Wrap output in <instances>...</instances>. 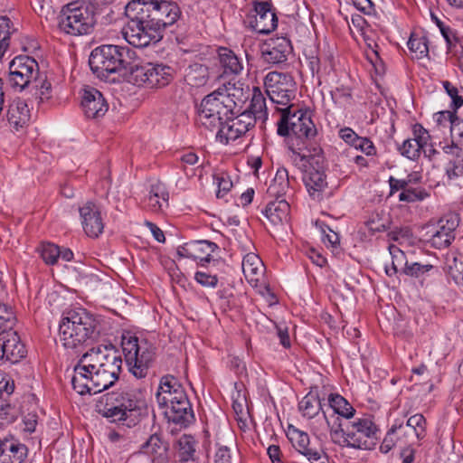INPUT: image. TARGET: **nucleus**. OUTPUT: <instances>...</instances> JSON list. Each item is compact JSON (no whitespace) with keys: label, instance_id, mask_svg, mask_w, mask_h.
I'll return each mask as SVG.
<instances>
[{"label":"nucleus","instance_id":"f257e3e1","mask_svg":"<svg viewBox=\"0 0 463 463\" xmlns=\"http://www.w3.org/2000/svg\"><path fill=\"white\" fill-rule=\"evenodd\" d=\"M121 368L122 358L112 345L92 347L74 366L72 387L80 395L99 393L118 381Z\"/></svg>","mask_w":463,"mask_h":463},{"label":"nucleus","instance_id":"f03ea898","mask_svg":"<svg viewBox=\"0 0 463 463\" xmlns=\"http://www.w3.org/2000/svg\"><path fill=\"white\" fill-rule=\"evenodd\" d=\"M156 399L169 421L184 427L194 421V415L186 392L174 376L161 378Z\"/></svg>","mask_w":463,"mask_h":463},{"label":"nucleus","instance_id":"7ed1b4c3","mask_svg":"<svg viewBox=\"0 0 463 463\" xmlns=\"http://www.w3.org/2000/svg\"><path fill=\"white\" fill-rule=\"evenodd\" d=\"M279 110L281 117L278 122V134L281 137L292 136L288 147L294 155H297L298 146L302 148L303 146L307 151L309 146H318L314 141L317 134V128L306 111L289 104Z\"/></svg>","mask_w":463,"mask_h":463},{"label":"nucleus","instance_id":"20e7f679","mask_svg":"<svg viewBox=\"0 0 463 463\" xmlns=\"http://www.w3.org/2000/svg\"><path fill=\"white\" fill-rule=\"evenodd\" d=\"M232 90H235V85L229 83L223 88H219L207 95L201 102L196 122L200 127L210 131L217 130L224 126L229 115H234L233 109L236 96Z\"/></svg>","mask_w":463,"mask_h":463},{"label":"nucleus","instance_id":"39448f33","mask_svg":"<svg viewBox=\"0 0 463 463\" xmlns=\"http://www.w3.org/2000/svg\"><path fill=\"white\" fill-rule=\"evenodd\" d=\"M59 335L65 348L76 349L98 336L97 321L85 309L70 310L60 323Z\"/></svg>","mask_w":463,"mask_h":463},{"label":"nucleus","instance_id":"423d86ee","mask_svg":"<svg viewBox=\"0 0 463 463\" xmlns=\"http://www.w3.org/2000/svg\"><path fill=\"white\" fill-rule=\"evenodd\" d=\"M134 53L128 47L101 45L91 52L89 64L92 72L100 79H106L113 73L127 76L128 67L134 61Z\"/></svg>","mask_w":463,"mask_h":463},{"label":"nucleus","instance_id":"0eeeda50","mask_svg":"<svg viewBox=\"0 0 463 463\" xmlns=\"http://www.w3.org/2000/svg\"><path fill=\"white\" fill-rule=\"evenodd\" d=\"M145 402L128 389H119L104 394L96 404V411L111 422L122 421L139 412Z\"/></svg>","mask_w":463,"mask_h":463},{"label":"nucleus","instance_id":"6e6552de","mask_svg":"<svg viewBox=\"0 0 463 463\" xmlns=\"http://www.w3.org/2000/svg\"><path fill=\"white\" fill-rule=\"evenodd\" d=\"M296 152V156L305 163L303 165L306 167L303 176L305 186L314 200L320 201L327 187L323 150L320 146H314L305 151V146H302V148L298 146Z\"/></svg>","mask_w":463,"mask_h":463},{"label":"nucleus","instance_id":"1a4fd4ad","mask_svg":"<svg viewBox=\"0 0 463 463\" xmlns=\"http://www.w3.org/2000/svg\"><path fill=\"white\" fill-rule=\"evenodd\" d=\"M97 23L94 5L84 2H71L64 5L58 16L60 30L73 36L92 33Z\"/></svg>","mask_w":463,"mask_h":463},{"label":"nucleus","instance_id":"9d476101","mask_svg":"<svg viewBox=\"0 0 463 463\" xmlns=\"http://www.w3.org/2000/svg\"><path fill=\"white\" fill-rule=\"evenodd\" d=\"M125 13L128 22L123 28L122 33L125 40L131 45L143 48L151 43H157L162 38V33L147 20L144 14H140L139 8L128 3Z\"/></svg>","mask_w":463,"mask_h":463},{"label":"nucleus","instance_id":"9b49d317","mask_svg":"<svg viewBox=\"0 0 463 463\" xmlns=\"http://www.w3.org/2000/svg\"><path fill=\"white\" fill-rule=\"evenodd\" d=\"M122 349L130 373L137 379L145 378L156 355V348L137 337L123 338Z\"/></svg>","mask_w":463,"mask_h":463},{"label":"nucleus","instance_id":"f8f14e48","mask_svg":"<svg viewBox=\"0 0 463 463\" xmlns=\"http://www.w3.org/2000/svg\"><path fill=\"white\" fill-rule=\"evenodd\" d=\"M135 8H139L140 14L149 20L161 33L167 26L174 24L180 16V9L174 2L166 0H132Z\"/></svg>","mask_w":463,"mask_h":463},{"label":"nucleus","instance_id":"ddd939ff","mask_svg":"<svg viewBox=\"0 0 463 463\" xmlns=\"http://www.w3.org/2000/svg\"><path fill=\"white\" fill-rule=\"evenodd\" d=\"M264 85L273 103L286 106L295 97L296 82L288 73L270 71L265 77Z\"/></svg>","mask_w":463,"mask_h":463},{"label":"nucleus","instance_id":"4468645a","mask_svg":"<svg viewBox=\"0 0 463 463\" xmlns=\"http://www.w3.org/2000/svg\"><path fill=\"white\" fill-rule=\"evenodd\" d=\"M0 324V360H5L12 364L18 363L26 355L25 345L21 342L17 332L14 330L16 317L13 312V321L10 326H5V320Z\"/></svg>","mask_w":463,"mask_h":463},{"label":"nucleus","instance_id":"2eb2a0df","mask_svg":"<svg viewBox=\"0 0 463 463\" xmlns=\"http://www.w3.org/2000/svg\"><path fill=\"white\" fill-rule=\"evenodd\" d=\"M349 447L371 449L375 445L377 427L370 418H359L346 423Z\"/></svg>","mask_w":463,"mask_h":463},{"label":"nucleus","instance_id":"dca6fc26","mask_svg":"<svg viewBox=\"0 0 463 463\" xmlns=\"http://www.w3.org/2000/svg\"><path fill=\"white\" fill-rule=\"evenodd\" d=\"M39 72L37 61L26 55L15 57L9 65V80L13 87L20 90L33 83Z\"/></svg>","mask_w":463,"mask_h":463},{"label":"nucleus","instance_id":"f3484780","mask_svg":"<svg viewBox=\"0 0 463 463\" xmlns=\"http://www.w3.org/2000/svg\"><path fill=\"white\" fill-rule=\"evenodd\" d=\"M288 437L295 449L310 463H326L328 457L317 439H310L308 434L298 429H289Z\"/></svg>","mask_w":463,"mask_h":463},{"label":"nucleus","instance_id":"a211bd4d","mask_svg":"<svg viewBox=\"0 0 463 463\" xmlns=\"http://www.w3.org/2000/svg\"><path fill=\"white\" fill-rule=\"evenodd\" d=\"M255 126V118L249 113H241L237 117L229 115L228 120H225L216 134L220 142L228 144L245 135L251 128Z\"/></svg>","mask_w":463,"mask_h":463},{"label":"nucleus","instance_id":"6ab92c4d","mask_svg":"<svg viewBox=\"0 0 463 463\" xmlns=\"http://www.w3.org/2000/svg\"><path fill=\"white\" fill-rule=\"evenodd\" d=\"M459 224V216L457 213H449L441 217L437 228L433 232L428 242L436 249L449 247L456 237V229Z\"/></svg>","mask_w":463,"mask_h":463},{"label":"nucleus","instance_id":"aec40b11","mask_svg":"<svg viewBox=\"0 0 463 463\" xmlns=\"http://www.w3.org/2000/svg\"><path fill=\"white\" fill-rule=\"evenodd\" d=\"M247 19L254 31L263 34L271 33L278 24V18L268 2L257 3Z\"/></svg>","mask_w":463,"mask_h":463},{"label":"nucleus","instance_id":"412c9836","mask_svg":"<svg viewBox=\"0 0 463 463\" xmlns=\"http://www.w3.org/2000/svg\"><path fill=\"white\" fill-rule=\"evenodd\" d=\"M291 51L290 41L286 37L269 38L260 45L261 58L272 65L285 62Z\"/></svg>","mask_w":463,"mask_h":463},{"label":"nucleus","instance_id":"4be33fe9","mask_svg":"<svg viewBox=\"0 0 463 463\" xmlns=\"http://www.w3.org/2000/svg\"><path fill=\"white\" fill-rule=\"evenodd\" d=\"M79 212L85 233L90 238H98L104 229L99 207L89 201L80 207Z\"/></svg>","mask_w":463,"mask_h":463},{"label":"nucleus","instance_id":"5701e85b","mask_svg":"<svg viewBox=\"0 0 463 463\" xmlns=\"http://www.w3.org/2000/svg\"><path fill=\"white\" fill-rule=\"evenodd\" d=\"M81 106L89 118H99L108 111L109 106L102 93L90 86L83 89Z\"/></svg>","mask_w":463,"mask_h":463},{"label":"nucleus","instance_id":"b1692460","mask_svg":"<svg viewBox=\"0 0 463 463\" xmlns=\"http://www.w3.org/2000/svg\"><path fill=\"white\" fill-rule=\"evenodd\" d=\"M458 142L451 138V144L442 145L441 142L439 146L443 151L442 160L449 161L446 168V173L449 179L458 177L463 174V156L462 150L458 146Z\"/></svg>","mask_w":463,"mask_h":463},{"label":"nucleus","instance_id":"393cba45","mask_svg":"<svg viewBox=\"0 0 463 463\" xmlns=\"http://www.w3.org/2000/svg\"><path fill=\"white\" fill-rule=\"evenodd\" d=\"M430 139L429 132L421 125H415L413 137L404 140L402 145L399 146V151L403 156L411 160H416L420 156L422 146L427 144Z\"/></svg>","mask_w":463,"mask_h":463},{"label":"nucleus","instance_id":"a878e982","mask_svg":"<svg viewBox=\"0 0 463 463\" xmlns=\"http://www.w3.org/2000/svg\"><path fill=\"white\" fill-rule=\"evenodd\" d=\"M27 453L28 449L24 444L14 439L0 437V458H4V462L6 461L5 457H8L9 463H24Z\"/></svg>","mask_w":463,"mask_h":463},{"label":"nucleus","instance_id":"bb28decb","mask_svg":"<svg viewBox=\"0 0 463 463\" xmlns=\"http://www.w3.org/2000/svg\"><path fill=\"white\" fill-rule=\"evenodd\" d=\"M169 193L165 184L157 182L150 186L145 198V207L151 212L159 213L168 206Z\"/></svg>","mask_w":463,"mask_h":463},{"label":"nucleus","instance_id":"cd10ccee","mask_svg":"<svg viewBox=\"0 0 463 463\" xmlns=\"http://www.w3.org/2000/svg\"><path fill=\"white\" fill-rule=\"evenodd\" d=\"M6 118L9 125L18 131L30 119V110L27 103L21 99H14L8 106Z\"/></svg>","mask_w":463,"mask_h":463},{"label":"nucleus","instance_id":"c85d7f7f","mask_svg":"<svg viewBox=\"0 0 463 463\" xmlns=\"http://www.w3.org/2000/svg\"><path fill=\"white\" fill-rule=\"evenodd\" d=\"M290 206L286 199L270 201L263 211L273 226H281L289 221Z\"/></svg>","mask_w":463,"mask_h":463},{"label":"nucleus","instance_id":"c756f323","mask_svg":"<svg viewBox=\"0 0 463 463\" xmlns=\"http://www.w3.org/2000/svg\"><path fill=\"white\" fill-rule=\"evenodd\" d=\"M143 453L150 456L153 462L165 463L167 459L168 443L155 433L142 445Z\"/></svg>","mask_w":463,"mask_h":463},{"label":"nucleus","instance_id":"7c9ffc66","mask_svg":"<svg viewBox=\"0 0 463 463\" xmlns=\"http://www.w3.org/2000/svg\"><path fill=\"white\" fill-rule=\"evenodd\" d=\"M291 190V181L288 172L285 167L277 170L275 177L268 187L267 194L274 200L285 199L284 197Z\"/></svg>","mask_w":463,"mask_h":463},{"label":"nucleus","instance_id":"2f4dec72","mask_svg":"<svg viewBox=\"0 0 463 463\" xmlns=\"http://www.w3.org/2000/svg\"><path fill=\"white\" fill-rule=\"evenodd\" d=\"M241 266L246 279L257 286L264 272V265L260 258L255 253H248L244 256Z\"/></svg>","mask_w":463,"mask_h":463},{"label":"nucleus","instance_id":"473e14b6","mask_svg":"<svg viewBox=\"0 0 463 463\" xmlns=\"http://www.w3.org/2000/svg\"><path fill=\"white\" fill-rule=\"evenodd\" d=\"M325 420L330 430L331 440L341 447H349L348 430L346 424L341 422L340 417H334V415H327V412L323 411Z\"/></svg>","mask_w":463,"mask_h":463},{"label":"nucleus","instance_id":"72a5a7b5","mask_svg":"<svg viewBox=\"0 0 463 463\" xmlns=\"http://www.w3.org/2000/svg\"><path fill=\"white\" fill-rule=\"evenodd\" d=\"M148 88H162L173 80L174 70L167 65L150 63Z\"/></svg>","mask_w":463,"mask_h":463},{"label":"nucleus","instance_id":"f704fd0d","mask_svg":"<svg viewBox=\"0 0 463 463\" xmlns=\"http://www.w3.org/2000/svg\"><path fill=\"white\" fill-rule=\"evenodd\" d=\"M243 113H249L253 116L255 122L258 119H260L262 122L267 120L268 112L266 107V99L259 88H253L250 104L248 109H246Z\"/></svg>","mask_w":463,"mask_h":463},{"label":"nucleus","instance_id":"c9c22d12","mask_svg":"<svg viewBox=\"0 0 463 463\" xmlns=\"http://www.w3.org/2000/svg\"><path fill=\"white\" fill-rule=\"evenodd\" d=\"M208 68L201 63L189 65L184 71V81L195 88L204 86L208 80Z\"/></svg>","mask_w":463,"mask_h":463},{"label":"nucleus","instance_id":"e433bc0d","mask_svg":"<svg viewBox=\"0 0 463 463\" xmlns=\"http://www.w3.org/2000/svg\"><path fill=\"white\" fill-rule=\"evenodd\" d=\"M150 62L138 64L136 62V53H134V61L128 67V80L137 86H145L148 88Z\"/></svg>","mask_w":463,"mask_h":463},{"label":"nucleus","instance_id":"4c0bfd02","mask_svg":"<svg viewBox=\"0 0 463 463\" xmlns=\"http://www.w3.org/2000/svg\"><path fill=\"white\" fill-rule=\"evenodd\" d=\"M298 410L304 417L312 419L322 411V403L317 391L311 390L298 403Z\"/></svg>","mask_w":463,"mask_h":463},{"label":"nucleus","instance_id":"58836bf2","mask_svg":"<svg viewBox=\"0 0 463 463\" xmlns=\"http://www.w3.org/2000/svg\"><path fill=\"white\" fill-rule=\"evenodd\" d=\"M219 59L225 74L238 75L241 72L243 65L231 50L227 48L220 49Z\"/></svg>","mask_w":463,"mask_h":463},{"label":"nucleus","instance_id":"ea45409f","mask_svg":"<svg viewBox=\"0 0 463 463\" xmlns=\"http://www.w3.org/2000/svg\"><path fill=\"white\" fill-rule=\"evenodd\" d=\"M328 402L332 410L331 415H334V417L342 416L345 419H351L354 415L355 410L339 394H330Z\"/></svg>","mask_w":463,"mask_h":463},{"label":"nucleus","instance_id":"a19ab883","mask_svg":"<svg viewBox=\"0 0 463 463\" xmlns=\"http://www.w3.org/2000/svg\"><path fill=\"white\" fill-rule=\"evenodd\" d=\"M425 425L426 420L423 415L417 413L408 419L406 425H403V429L401 432L406 435L413 433L417 439H421L425 436Z\"/></svg>","mask_w":463,"mask_h":463},{"label":"nucleus","instance_id":"79ce46f5","mask_svg":"<svg viewBox=\"0 0 463 463\" xmlns=\"http://www.w3.org/2000/svg\"><path fill=\"white\" fill-rule=\"evenodd\" d=\"M389 250L392 256V269L386 268L387 275L392 276L398 272L403 273L405 266L409 263L404 252L394 245H391Z\"/></svg>","mask_w":463,"mask_h":463},{"label":"nucleus","instance_id":"37998d69","mask_svg":"<svg viewBox=\"0 0 463 463\" xmlns=\"http://www.w3.org/2000/svg\"><path fill=\"white\" fill-rule=\"evenodd\" d=\"M407 44L415 58L421 59L428 55L429 48L426 37L411 33Z\"/></svg>","mask_w":463,"mask_h":463},{"label":"nucleus","instance_id":"c03bdc74","mask_svg":"<svg viewBox=\"0 0 463 463\" xmlns=\"http://www.w3.org/2000/svg\"><path fill=\"white\" fill-rule=\"evenodd\" d=\"M196 441L193 436L183 435L178 439L179 457L182 461L194 459Z\"/></svg>","mask_w":463,"mask_h":463},{"label":"nucleus","instance_id":"a18cd8bd","mask_svg":"<svg viewBox=\"0 0 463 463\" xmlns=\"http://www.w3.org/2000/svg\"><path fill=\"white\" fill-rule=\"evenodd\" d=\"M403 429V423L395 422L386 433L380 449L383 453H388L395 445L397 441L396 434Z\"/></svg>","mask_w":463,"mask_h":463},{"label":"nucleus","instance_id":"49530a36","mask_svg":"<svg viewBox=\"0 0 463 463\" xmlns=\"http://www.w3.org/2000/svg\"><path fill=\"white\" fill-rule=\"evenodd\" d=\"M61 249L53 243H43L41 248V255L48 265H54L60 259Z\"/></svg>","mask_w":463,"mask_h":463},{"label":"nucleus","instance_id":"de8ad7c7","mask_svg":"<svg viewBox=\"0 0 463 463\" xmlns=\"http://www.w3.org/2000/svg\"><path fill=\"white\" fill-rule=\"evenodd\" d=\"M33 87L39 91L41 100L49 99L52 96V84L46 75L38 72V76L33 81Z\"/></svg>","mask_w":463,"mask_h":463},{"label":"nucleus","instance_id":"09e8293b","mask_svg":"<svg viewBox=\"0 0 463 463\" xmlns=\"http://www.w3.org/2000/svg\"><path fill=\"white\" fill-rule=\"evenodd\" d=\"M431 20L436 24L439 29L442 36L447 42L448 47L450 48L453 43L457 40L456 35L452 29L446 24V21L439 19L433 13L430 14Z\"/></svg>","mask_w":463,"mask_h":463},{"label":"nucleus","instance_id":"8fccbe9b","mask_svg":"<svg viewBox=\"0 0 463 463\" xmlns=\"http://www.w3.org/2000/svg\"><path fill=\"white\" fill-rule=\"evenodd\" d=\"M429 194L423 189L407 188L399 194V200L406 203H415L424 200Z\"/></svg>","mask_w":463,"mask_h":463},{"label":"nucleus","instance_id":"3c124183","mask_svg":"<svg viewBox=\"0 0 463 463\" xmlns=\"http://www.w3.org/2000/svg\"><path fill=\"white\" fill-rule=\"evenodd\" d=\"M434 267L430 264H420L418 262H409L407 266H405V269L403 274L413 277V278H420L424 274L430 271Z\"/></svg>","mask_w":463,"mask_h":463},{"label":"nucleus","instance_id":"603ef678","mask_svg":"<svg viewBox=\"0 0 463 463\" xmlns=\"http://www.w3.org/2000/svg\"><path fill=\"white\" fill-rule=\"evenodd\" d=\"M202 244L198 242H189L184 245L179 247L177 249V254L183 258H190L193 260H202L203 256L201 254H197V250L201 247Z\"/></svg>","mask_w":463,"mask_h":463},{"label":"nucleus","instance_id":"864d4df0","mask_svg":"<svg viewBox=\"0 0 463 463\" xmlns=\"http://www.w3.org/2000/svg\"><path fill=\"white\" fill-rule=\"evenodd\" d=\"M218 190L216 196L218 198L223 197L232 187V182L230 176L226 174H221L214 176Z\"/></svg>","mask_w":463,"mask_h":463},{"label":"nucleus","instance_id":"5fc2aeb1","mask_svg":"<svg viewBox=\"0 0 463 463\" xmlns=\"http://www.w3.org/2000/svg\"><path fill=\"white\" fill-rule=\"evenodd\" d=\"M443 87L448 93V95L452 99V109L456 111L458 109H459L461 106H463V97L458 95V89L453 86L449 81H444Z\"/></svg>","mask_w":463,"mask_h":463},{"label":"nucleus","instance_id":"6e6d98bb","mask_svg":"<svg viewBox=\"0 0 463 463\" xmlns=\"http://www.w3.org/2000/svg\"><path fill=\"white\" fill-rule=\"evenodd\" d=\"M11 20L6 16H0V45L5 43L6 48L9 47L11 35Z\"/></svg>","mask_w":463,"mask_h":463},{"label":"nucleus","instance_id":"4d7b16f0","mask_svg":"<svg viewBox=\"0 0 463 463\" xmlns=\"http://www.w3.org/2000/svg\"><path fill=\"white\" fill-rule=\"evenodd\" d=\"M194 242L202 244V246L197 250V254H201L203 256V259L200 260L209 262L211 253L217 249V245L214 242L209 241H194Z\"/></svg>","mask_w":463,"mask_h":463},{"label":"nucleus","instance_id":"13d9d810","mask_svg":"<svg viewBox=\"0 0 463 463\" xmlns=\"http://www.w3.org/2000/svg\"><path fill=\"white\" fill-rule=\"evenodd\" d=\"M449 128L451 138L458 143L463 141V119H460L455 115Z\"/></svg>","mask_w":463,"mask_h":463},{"label":"nucleus","instance_id":"bf43d9fd","mask_svg":"<svg viewBox=\"0 0 463 463\" xmlns=\"http://www.w3.org/2000/svg\"><path fill=\"white\" fill-rule=\"evenodd\" d=\"M14 390V385L13 383H10L8 381L4 380L0 382V411L4 410L7 405V399Z\"/></svg>","mask_w":463,"mask_h":463},{"label":"nucleus","instance_id":"052dcab7","mask_svg":"<svg viewBox=\"0 0 463 463\" xmlns=\"http://www.w3.org/2000/svg\"><path fill=\"white\" fill-rule=\"evenodd\" d=\"M195 280L204 287L214 288L218 283V279L215 275L208 274L204 271H197L194 275Z\"/></svg>","mask_w":463,"mask_h":463},{"label":"nucleus","instance_id":"680f3d73","mask_svg":"<svg viewBox=\"0 0 463 463\" xmlns=\"http://www.w3.org/2000/svg\"><path fill=\"white\" fill-rule=\"evenodd\" d=\"M365 226L373 234L376 232H384L388 227L387 224L379 217L378 214L369 219L365 222Z\"/></svg>","mask_w":463,"mask_h":463},{"label":"nucleus","instance_id":"e2e57ef3","mask_svg":"<svg viewBox=\"0 0 463 463\" xmlns=\"http://www.w3.org/2000/svg\"><path fill=\"white\" fill-rule=\"evenodd\" d=\"M354 147L356 149H360L366 156L375 155L376 152L373 143L366 137H361L355 144Z\"/></svg>","mask_w":463,"mask_h":463},{"label":"nucleus","instance_id":"0e129e2a","mask_svg":"<svg viewBox=\"0 0 463 463\" xmlns=\"http://www.w3.org/2000/svg\"><path fill=\"white\" fill-rule=\"evenodd\" d=\"M340 137L347 144L354 146L361 138L352 128H345L339 131Z\"/></svg>","mask_w":463,"mask_h":463},{"label":"nucleus","instance_id":"69168bd1","mask_svg":"<svg viewBox=\"0 0 463 463\" xmlns=\"http://www.w3.org/2000/svg\"><path fill=\"white\" fill-rule=\"evenodd\" d=\"M215 463H231L230 449L227 446H221L215 453Z\"/></svg>","mask_w":463,"mask_h":463},{"label":"nucleus","instance_id":"338daca9","mask_svg":"<svg viewBox=\"0 0 463 463\" xmlns=\"http://www.w3.org/2000/svg\"><path fill=\"white\" fill-rule=\"evenodd\" d=\"M456 114V111L454 112L446 110V111H440L435 114V120L438 125H447L449 124L450 126L451 120L453 119L454 116Z\"/></svg>","mask_w":463,"mask_h":463},{"label":"nucleus","instance_id":"774afa93","mask_svg":"<svg viewBox=\"0 0 463 463\" xmlns=\"http://www.w3.org/2000/svg\"><path fill=\"white\" fill-rule=\"evenodd\" d=\"M452 277L457 283L463 285V258L455 259V268L452 269Z\"/></svg>","mask_w":463,"mask_h":463}]
</instances>
